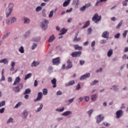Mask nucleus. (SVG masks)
Instances as JSON below:
<instances>
[{"label": "nucleus", "mask_w": 128, "mask_h": 128, "mask_svg": "<svg viewBox=\"0 0 128 128\" xmlns=\"http://www.w3.org/2000/svg\"><path fill=\"white\" fill-rule=\"evenodd\" d=\"M122 24V20H121L116 26V28H120Z\"/></svg>", "instance_id": "nucleus-35"}, {"label": "nucleus", "mask_w": 128, "mask_h": 128, "mask_svg": "<svg viewBox=\"0 0 128 128\" xmlns=\"http://www.w3.org/2000/svg\"><path fill=\"white\" fill-rule=\"evenodd\" d=\"M24 24H30V19L24 17Z\"/></svg>", "instance_id": "nucleus-31"}, {"label": "nucleus", "mask_w": 128, "mask_h": 128, "mask_svg": "<svg viewBox=\"0 0 128 128\" xmlns=\"http://www.w3.org/2000/svg\"><path fill=\"white\" fill-rule=\"evenodd\" d=\"M14 66H16V62H12L11 63V68L10 69V72H14Z\"/></svg>", "instance_id": "nucleus-20"}, {"label": "nucleus", "mask_w": 128, "mask_h": 128, "mask_svg": "<svg viewBox=\"0 0 128 128\" xmlns=\"http://www.w3.org/2000/svg\"><path fill=\"white\" fill-rule=\"evenodd\" d=\"M68 32V30L64 29V28H62L60 30V32L59 34V36H62V34H64L66 32Z\"/></svg>", "instance_id": "nucleus-16"}, {"label": "nucleus", "mask_w": 128, "mask_h": 128, "mask_svg": "<svg viewBox=\"0 0 128 128\" xmlns=\"http://www.w3.org/2000/svg\"><path fill=\"white\" fill-rule=\"evenodd\" d=\"M80 88V84L78 83L76 87V90H78Z\"/></svg>", "instance_id": "nucleus-58"}, {"label": "nucleus", "mask_w": 128, "mask_h": 128, "mask_svg": "<svg viewBox=\"0 0 128 128\" xmlns=\"http://www.w3.org/2000/svg\"><path fill=\"white\" fill-rule=\"evenodd\" d=\"M17 86L19 90H22V88H24V85L20 83L18 84Z\"/></svg>", "instance_id": "nucleus-38"}, {"label": "nucleus", "mask_w": 128, "mask_h": 128, "mask_svg": "<svg viewBox=\"0 0 128 128\" xmlns=\"http://www.w3.org/2000/svg\"><path fill=\"white\" fill-rule=\"evenodd\" d=\"M102 20V16H99L98 13H96L92 18V22H99V20Z\"/></svg>", "instance_id": "nucleus-3"}, {"label": "nucleus", "mask_w": 128, "mask_h": 128, "mask_svg": "<svg viewBox=\"0 0 128 128\" xmlns=\"http://www.w3.org/2000/svg\"><path fill=\"white\" fill-rule=\"evenodd\" d=\"M62 68H63V70H68V67L66 66V64H64L62 66Z\"/></svg>", "instance_id": "nucleus-61"}, {"label": "nucleus", "mask_w": 128, "mask_h": 128, "mask_svg": "<svg viewBox=\"0 0 128 128\" xmlns=\"http://www.w3.org/2000/svg\"><path fill=\"white\" fill-rule=\"evenodd\" d=\"M92 101L96 100V94H93L92 96Z\"/></svg>", "instance_id": "nucleus-39"}, {"label": "nucleus", "mask_w": 128, "mask_h": 128, "mask_svg": "<svg viewBox=\"0 0 128 128\" xmlns=\"http://www.w3.org/2000/svg\"><path fill=\"white\" fill-rule=\"evenodd\" d=\"M74 4H76V6H78V2L79 0H74Z\"/></svg>", "instance_id": "nucleus-52"}, {"label": "nucleus", "mask_w": 128, "mask_h": 128, "mask_svg": "<svg viewBox=\"0 0 128 128\" xmlns=\"http://www.w3.org/2000/svg\"><path fill=\"white\" fill-rule=\"evenodd\" d=\"M13 90L14 92H20V89L18 88L17 86L16 87H14L13 88Z\"/></svg>", "instance_id": "nucleus-26"}, {"label": "nucleus", "mask_w": 128, "mask_h": 128, "mask_svg": "<svg viewBox=\"0 0 128 128\" xmlns=\"http://www.w3.org/2000/svg\"><path fill=\"white\" fill-rule=\"evenodd\" d=\"M48 20H43L41 22V28L42 30H46L48 28Z\"/></svg>", "instance_id": "nucleus-2"}, {"label": "nucleus", "mask_w": 128, "mask_h": 128, "mask_svg": "<svg viewBox=\"0 0 128 128\" xmlns=\"http://www.w3.org/2000/svg\"><path fill=\"white\" fill-rule=\"evenodd\" d=\"M42 98V93L39 92H38L37 98L34 100V102H38V100H40Z\"/></svg>", "instance_id": "nucleus-7"}, {"label": "nucleus", "mask_w": 128, "mask_h": 128, "mask_svg": "<svg viewBox=\"0 0 128 128\" xmlns=\"http://www.w3.org/2000/svg\"><path fill=\"white\" fill-rule=\"evenodd\" d=\"M84 98L86 102H88V100H90V97L88 96H85L84 97Z\"/></svg>", "instance_id": "nucleus-59"}, {"label": "nucleus", "mask_w": 128, "mask_h": 128, "mask_svg": "<svg viewBox=\"0 0 128 128\" xmlns=\"http://www.w3.org/2000/svg\"><path fill=\"white\" fill-rule=\"evenodd\" d=\"M42 6H38L36 8V12H40V10H42Z\"/></svg>", "instance_id": "nucleus-41"}, {"label": "nucleus", "mask_w": 128, "mask_h": 128, "mask_svg": "<svg viewBox=\"0 0 128 128\" xmlns=\"http://www.w3.org/2000/svg\"><path fill=\"white\" fill-rule=\"evenodd\" d=\"M16 21V17H13L12 18L10 21L8 20L6 22V24H12V22H14Z\"/></svg>", "instance_id": "nucleus-13"}, {"label": "nucleus", "mask_w": 128, "mask_h": 128, "mask_svg": "<svg viewBox=\"0 0 128 128\" xmlns=\"http://www.w3.org/2000/svg\"><path fill=\"white\" fill-rule=\"evenodd\" d=\"M20 76H18L16 78L14 84L13 86H16V84H20Z\"/></svg>", "instance_id": "nucleus-12"}, {"label": "nucleus", "mask_w": 128, "mask_h": 128, "mask_svg": "<svg viewBox=\"0 0 128 128\" xmlns=\"http://www.w3.org/2000/svg\"><path fill=\"white\" fill-rule=\"evenodd\" d=\"M90 25V21H87L85 24V25L82 27V28H88Z\"/></svg>", "instance_id": "nucleus-34"}, {"label": "nucleus", "mask_w": 128, "mask_h": 128, "mask_svg": "<svg viewBox=\"0 0 128 128\" xmlns=\"http://www.w3.org/2000/svg\"><path fill=\"white\" fill-rule=\"evenodd\" d=\"M42 92L44 96H46V94H48V89L44 88L42 90Z\"/></svg>", "instance_id": "nucleus-32"}, {"label": "nucleus", "mask_w": 128, "mask_h": 128, "mask_svg": "<svg viewBox=\"0 0 128 128\" xmlns=\"http://www.w3.org/2000/svg\"><path fill=\"white\" fill-rule=\"evenodd\" d=\"M31 90H30V88H27L25 90L24 93V94H28L30 92Z\"/></svg>", "instance_id": "nucleus-27"}, {"label": "nucleus", "mask_w": 128, "mask_h": 128, "mask_svg": "<svg viewBox=\"0 0 128 128\" xmlns=\"http://www.w3.org/2000/svg\"><path fill=\"white\" fill-rule=\"evenodd\" d=\"M80 54H82V52L79 51V52H73L71 56H72V58H76L78 56H80Z\"/></svg>", "instance_id": "nucleus-5"}, {"label": "nucleus", "mask_w": 128, "mask_h": 128, "mask_svg": "<svg viewBox=\"0 0 128 128\" xmlns=\"http://www.w3.org/2000/svg\"><path fill=\"white\" fill-rule=\"evenodd\" d=\"M70 0H67L65 1L63 4V6L64 7L68 6L70 4Z\"/></svg>", "instance_id": "nucleus-21"}, {"label": "nucleus", "mask_w": 128, "mask_h": 128, "mask_svg": "<svg viewBox=\"0 0 128 128\" xmlns=\"http://www.w3.org/2000/svg\"><path fill=\"white\" fill-rule=\"evenodd\" d=\"M67 64V70L72 68V61L70 60H68Z\"/></svg>", "instance_id": "nucleus-10"}, {"label": "nucleus", "mask_w": 128, "mask_h": 128, "mask_svg": "<svg viewBox=\"0 0 128 128\" xmlns=\"http://www.w3.org/2000/svg\"><path fill=\"white\" fill-rule=\"evenodd\" d=\"M112 50H110L108 52V56H112Z\"/></svg>", "instance_id": "nucleus-30"}, {"label": "nucleus", "mask_w": 128, "mask_h": 128, "mask_svg": "<svg viewBox=\"0 0 128 128\" xmlns=\"http://www.w3.org/2000/svg\"><path fill=\"white\" fill-rule=\"evenodd\" d=\"M128 30H126L124 32L122 36H123V38H126V34H128Z\"/></svg>", "instance_id": "nucleus-40"}, {"label": "nucleus", "mask_w": 128, "mask_h": 128, "mask_svg": "<svg viewBox=\"0 0 128 128\" xmlns=\"http://www.w3.org/2000/svg\"><path fill=\"white\" fill-rule=\"evenodd\" d=\"M86 6H82L80 8V10L81 11V12H84V10H86Z\"/></svg>", "instance_id": "nucleus-51"}, {"label": "nucleus", "mask_w": 128, "mask_h": 128, "mask_svg": "<svg viewBox=\"0 0 128 128\" xmlns=\"http://www.w3.org/2000/svg\"><path fill=\"white\" fill-rule=\"evenodd\" d=\"M92 4L90 3H88L86 4H85L84 6H86V8H90V6H91Z\"/></svg>", "instance_id": "nucleus-49"}, {"label": "nucleus", "mask_w": 128, "mask_h": 128, "mask_svg": "<svg viewBox=\"0 0 128 128\" xmlns=\"http://www.w3.org/2000/svg\"><path fill=\"white\" fill-rule=\"evenodd\" d=\"M62 92L60 90L57 92H56L57 96H62Z\"/></svg>", "instance_id": "nucleus-55"}, {"label": "nucleus", "mask_w": 128, "mask_h": 128, "mask_svg": "<svg viewBox=\"0 0 128 128\" xmlns=\"http://www.w3.org/2000/svg\"><path fill=\"white\" fill-rule=\"evenodd\" d=\"M30 76H32L31 73H29L28 74H26L24 78L25 80H28V78H30Z\"/></svg>", "instance_id": "nucleus-29"}, {"label": "nucleus", "mask_w": 128, "mask_h": 128, "mask_svg": "<svg viewBox=\"0 0 128 128\" xmlns=\"http://www.w3.org/2000/svg\"><path fill=\"white\" fill-rule=\"evenodd\" d=\"M78 32L76 34L73 40V42H80V40H82V38H80V37L78 38Z\"/></svg>", "instance_id": "nucleus-14"}, {"label": "nucleus", "mask_w": 128, "mask_h": 128, "mask_svg": "<svg viewBox=\"0 0 128 128\" xmlns=\"http://www.w3.org/2000/svg\"><path fill=\"white\" fill-rule=\"evenodd\" d=\"M12 120H14V119H12V118H10L7 121V124H10V122H12Z\"/></svg>", "instance_id": "nucleus-50"}, {"label": "nucleus", "mask_w": 128, "mask_h": 128, "mask_svg": "<svg viewBox=\"0 0 128 128\" xmlns=\"http://www.w3.org/2000/svg\"><path fill=\"white\" fill-rule=\"evenodd\" d=\"M90 76V74L88 73L87 74L82 76L80 78V80H86V78H88Z\"/></svg>", "instance_id": "nucleus-9"}, {"label": "nucleus", "mask_w": 128, "mask_h": 128, "mask_svg": "<svg viewBox=\"0 0 128 128\" xmlns=\"http://www.w3.org/2000/svg\"><path fill=\"white\" fill-rule=\"evenodd\" d=\"M39 63L34 61L32 62V66H38Z\"/></svg>", "instance_id": "nucleus-28"}, {"label": "nucleus", "mask_w": 128, "mask_h": 128, "mask_svg": "<svg viewBox=\"0 0 128 128\" xmlns=\"http://www.w3.org/2000/svg\"><path fill=\"white\" fill-rule=\"evenodd\" d=\"M0 114H4V108H2L0 109Z\"/></svg>", "instance_id": "nucleus-60"}, {"label": "nucleus", "mask_w": 128, "mask_h": 128, "mask_svg": "<svg viewBox=\"0 0 128 128\" xmlns=\"http://www.w3.org/2000/svg\"><path fill=\"white\" fill-rule=\"evenodd\" d=\"M120 36V33H118L114 36L115 38H118Z\"/></svg>", "instance_id": "nucleus-53"}, {"label": "nucleus", "mask_w": 128, "mask_h": 128, "mask_svg": "<svg viewBox=\"0 0 128 128\" xmlns=\"http://www.w3.org/2000/svg\"><path fill=\"white\" fill-rule=\"evenodd\" d=\"M104 117L102 116V114H99L96 118L97 124H100L102 120H104Z\"/></svg>", "instance_id": "nucleus-6"}, {"label": "nucleus", "mask_w": 128, "mask_h": 128, "mask_svg": "<svg viewBox=\"0 0 128 128\" xmlns=\"http://www.w3.org/2000/svg\"><path fill=\"white\" fill-rule=\"evenodd\" d=\"M0 64H8V59L6 58H4L1 60H0Z\"/></svg>", "instance_id": "nucleus-18"}, {"label": "nucleus", "mask_w": 128, "mask_h": 128, "mask_svg": "<svg viewBox=\"0 0 128 128\" xmlns=\"http://www.w3.org/2000/svg\"><path fill=\"white\" fill-rule=\"evenodd\" d=\"M123 114L124 111H122V110H118L116 112V118H120Z\"/></svg>", "instance_id": "nucleus-4"}, {"label": "nucleus", "mask_w": 128, "mask_h": 128, "mask_svg": "<svg viewBox=\"0 0 128 128\" xmlns=\"http://www.w3.org/2000/svg\"><path fill=\"white\" fill-rule=\"evenodd\" d=\"M93 112H94L93 110H90L88 112V114L89 116H90Z\"/></svg>", "instance_id": "nucleus-46"}, {"label": "nucleus", "mask_w": 128, "mask_h": 128, "mask_svg": "<svg viewBox=\"0 0 128 128\" xmlns=\"http://www.w3.org/2000/svg\"><path fill=\"white\" fill-rule=\"evenodd\" d=\"M64 108H62L61 109H59V108H56V112H64Z\"/></svg>", "instance_id": "nucleus-45"}, {"label": "nucleus", "mask_w": 128, "mask_h": 128, "mask_svg": "<svg viewBox=\"0 0 128 128\" xmlns=\"http://www.w3.org/2000/svg\"><path fill=\"white\" fill-rule=\"evenodd\" d=\"M112 90H114L115 92H118V86H113L112 88Z\"/></svg>", "instance_id": "nucleus-43"}, {"label": "nucleus", "mask_w": 128, "mask_h": 128, "mask_svg": "<svg viewBox=\"0 0 128 128\" xmlns=\"http://www.w3.org/2000/svg\"><path fill=\"white\" fill-rule=\"evenodd\" d=\"M22 114H23L24 118H26V116H28V112H26V110L24 111V112H22Z\"/></svg>", "instance_id": "nucleus-36"}, {"label": "nucleus", "mask_w": 128, "mask_h": 128, "mask_svg": "<svg viewBox=\"0 0 128 128\" xmlns=\"http://www.w3.org/2000/svg\"><path fill=\"white\" fill-rule=\"evenodd\" d=\"M32 42H40V37L34 38L32 40Z\"/></svg>", "instance_id": "nucleus-25"}, {"label": "nucleus", "mask_w": 128, "mask_h": 128, "mask_svg": "<svg viewBox=\"0 0 128 128\" xmlns=\"http://www.w3.org/2000/svg\"><path fill=\"white\" fill-rule=\"evenodd\" d=\"M43 106H44V105L42 104H41L40 105V106L36 109V112H40L42 109Z\"/></svg>", "instance_id": "nucleus-24"}, {"label": "nucleus", "mask_w": 128, "mask_h": 128, "mask_svg": "<svg viewBox=\"0 0 128 128\" xmlns=\"http://www.w3.org/2000/svg\"><path fill=\"white\" fill-rule=\"evenodd\" d=\"M75 82L74 80H70L68 83L66 84V86H74L75 84Z\"/></svg>", "instance_id": "nucleus-15"}, {"label": "nucleus", "mask_w": 128, "mask_h": 128, "mask_svg": "<svg viewBox=\"0 0 128 128\" xmlns=\"http://www.w3.org/2000/svg\"><path fill=\"white\" fill-rule=\"evenodd\" d=\"M19 52L21 54H24V47L22 46L20 47V48H19Z\"/></svg>", "instance_id": "nucleus-33"}, {"label": "nucleus", "mask_w": 128, "mask_h": 128, "mask_svg": "<svg viewBox=\"0 0 128 128\" xmlns=\"http://www.w3.org/2000/svg\"><path fill=\"white\" fill-rule=\"evenodd\" d=\"M60 57H57L56 58H54V59H52V63L54 64H60Z\"/></svg>", "instance_id": "nucleus-8"}, {"label": "nucleus", "mask_w": 128, "mask_h": 128, "mask_svg": "<svg viewBox=\"0 0 128 128\" xmlns=\"http://www.w3.org/2000/svg\"><path fill=\"white\" fill-rule=\"evenodd\" d=\"M51 82H52L53 84V88H56V79L54 78L51 80Z\"/></svg>", "instance_id": "nucleus-19"}, {"label": "nucleus", "mask_w": 128, "mask_h": 128, "mask_svg": "<svg viewBox=\"0 0 128 128\" xmlns=\"http://www.w3.org/2000/svg\"><path fill=\"white\" fill-rule=\"evenodd\" d=\"M52 16H54V10H52L51 12H50L48 18H52Z\"/></svg>", "instance_id": "nucleus-37"}, {"label": "nucleus", "mask_w": 128, "mask_h": 128, "mask_svg": "<svg viewBox=\"0 0 128 128\" xmlns=\"http://www.w3.org/2000/svg\"><path fill=\"white\" fill-rule=\"evenodd\" d=\"M42 16H46V10H44L42 11Z\"/></svg>", "instance_id": "nucleus-62"}, {"label": "nucleus", "mask_w": 128, "mask_h": 128, "mask_svg": "<svg viewBox=\"0 0 128 128\" xmlns=\"http://www.w3.org/2000/svg\"><path fill=\"white\" fill-rule=\"evenodd\" d=\"M12 8H14V4L10 3L8 5V8L6 10V18H8V16H10V14H12Z\"/></svg>", "instance_id": "nucleus-1"}, {"label": "nucleus", "mask_w": 128, "mask_h": 128, "mask_svg": "<svg viewBox=\"0 0 128 128\" xmlns=\"http://www.w3.org/2000/svg\"><path fill=\"white\" fill-rule=\"evenodd\" d=\"M74 50H82V47L78 45V44H75L74 45Z\"/></svg>", "instance_id": "nucleus-17"}, {"label": "nucleus", "mask_w": 128, "mask_h": 128, "mask_svg": "<svg viewBox=\"0 0 128 128\" xmlns=\"http://www.w3.org/2000/svg\"><path fill=\"white\" fill-rule=\"evenodd\" d=\"M100 2H100V0L98 1L96 4H95V6H100Z\"/></svg>", "instance_id": "nucleus-54"}, {"label": "nucleus", "mask_w": 128, "mask_h": 128, "mask_svg": "<svg viewBox=\"0 0 128 128\" xmlns=\"http://www.w3.org/2000/svg\"><path fill=\"white\" fill-rule=\"evenodd\" d=\"M98 80H94L93 82H92V84H91L92 86H94V85L96 84H98Z\"/></svg>", "instance_id": "nucleus-56"}, {"label": "nucleus", "mask_w": 128, "mask_h": 128, "mask_svg": "<svg viewBox=\"0 0 128 128\" xmlns=\"http://www.w3.org/2000/svg\"><path fill=\"white\" fill-rule=\"evenodd\" d=\"M72 11V8H70V10H66V12H70Z\"/></svg>", "instance_id": "nucleus-63"}, {"label": "nucleus", "mask_w": 128, "mask_h": 128, "mask_svg": "<svg viewBox=\"0 0 128 128\" xmlns=\"http://www.w3.org/2000/svg\"><path fill=\"white\" fill-rule=\"evenodd\" d=\"M22 105V102H18L14 106V108H19Z\"/></svg>", "instance_id": "nucleus-44"}, {"label": "nucleus", "mask_w": 128, "mask_h": 128, "mask_svg": "<svg viewBox=\"0 0 128 128\" xmlns=\"http://www.w3.org/2000/svg\"><path fill=\"white\" fill-rule=\"evenodd\" d=\"M36 46H38V44L36 43L34 44L32 46V50H34L35 48H36Z\"/></svg>", "instance_id": "nucleus-42"}, {"label": "nucleus", "mask_w": 128, "mask_h": 128, "mask_svg": "<svg viewBox=\"0 0 128 128\" xmlns=\"http://www.w3.org/2000/svg\"><path fill=\"white\" fill-rule=\"evenodd\" d=\"M74 98H72L69 100H68V104H70L72 102H74Z\"/></svg>", "instance_id": "nucleus-47"}, {"label": "nucleus", "mask_w": 128, "mask_h": 128, "mask_svg": "<svg viewBox=\"0 0 128 128\" xmlns=\"http://www.w3.org/2000/svg\"><path fill=\"white\" fill-rule=\"evenodd\" d=\"M34 86H38V81L36 80H34Z\"/></svg>", "instance_id": "nucleus-64"}, {"label": "nucleus", "mask_w": 128, "mask_h": 128, "mask_svg": "<svg viewBox=\"0 0 128 128\" xmlns=\"http://www.w3.org/2000/svg\"><path fill=\"white\" fill-rule=\"evenodd\" d=\"M72 114V112L70 111H66L63 112L62 115L66 116H68L69 114Z\"/></svg>", "instance_id": "nucleus-23"}, {"label": "nucleus", "mask_w": 128, "mask_h": 128, "mask_svg": "<svg viewBox=\"0 0 128 128\" xmlns=\"http://www.w3.org/2000/svg\"><path fill=\"white\" fill-rule=\"evenodd\" d=\"M56 38L54 37V36L52 35L50 38L49 40H48V42H54V40Z\"/></svg>", "instance_id": "nucleus-22"}, {"label": "nucleus", "mask_w": 128, "mask_h": 128, "mask_svg": "<svg viewBox=\"0 0 128 128\" xmlns=\"http://www.w3.org/2000/svg\"><path fill=\"white\" fill-rule=\"evenodd\" d=\"M103 124L105 126H110V124L108 122H104Z\"/></svg>", "instance_id": "nucleus-57"}, {"label": "nucleus", "mask_w": 128, "mask_h": 128, "mask_svg": "<svg viewBox=\"0 0 128 128\" xmlns=\"http://www.w3.org/2000/svg\"><path fill=\"white\" fill-rule=\"evenodd\" d=\"M4 104H6V102L2 101L1 102H0V107L4 106Z\"/></svg>", "instance_id": "nucleus-48"}, {"label": "nucleus", "mask_w": 128, "mask_h": 128, "mask_svg": "<svg viewBox=\"0 0 128 128\" xmlns=\"http://www.w3.org/2000/svg\"><path fill=\"white\" fill-rule=\"evenodd\" d=\"M108 34H110V32H108V31H104L102 34V38H108Z\"/></svg>", "instance_id": "nucleus-11"}]
</instances>
